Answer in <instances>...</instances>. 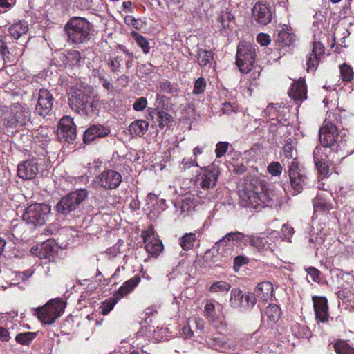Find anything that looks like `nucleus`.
Returning a JSON list of instances; mask_svg holds the SVG:
<instances>
[{"instance_id": "f257e3e1", "label": "nucleus", "mask_w": 354, "mask_h": 354, "mask_svg": "<svg viewBox=\"0 0 354 354\" xmlns=\"http://www.w3.org/2000/svg\"><path fill=\"white\" fill-rule=\"evenodd\" d=\"M239 197L242 205L251 207L257 211L268 206H277L279 203L278 197L272 191H263L261 181L257 178H247L239 190Z\"/></svg>"}, {"instance_id": "f03ea898", "label": "nucleus", "mask_w": 354, "mask_h": 354, "mask_svg": "<svg viewBox=\"0 0 354 354\" xmlns=\"http://www.w3.org/2000/svg\"><path fill=\"white\" fill-rule=\"evenodd\" d=\"M92 24L85 18L74 17L66 24L64 30L68 41L73 44L87 43L91 38Z\"/></svg>"}, {"instance_id": "7ed1b4c3", "label": "nucleus", "mask_w": 354, "mask_h": 354, "mask_svg": "<svg viewBox=\"0 0 354 354\" xmlns=\"http://www.w3.org/2000/svg\"><path fill=\"white\" fill-rule=\"evenodd\" d=\"M68 102L70 107L79 113L84 114L90 118L97 115V105L82 89L72 88Z\"/></svg>"}, {"instance_id": "20e7f679", "label": "nucleus", "mask_w": 354, "mask_h": 354, "mask_svg": "<svg viewBox=\"0 0 354 354\" xmlns=\"http://www.w3.org/2000/svg\"><path fill=\"white\" fill-rule=\"evenodd\" d=\"M319 141L325 151L337 152L342 149L344 140L340 136L337 127L331 122L325 120L319 129Z\"/></svg>"}, {"instance_id": "39448f33", "label": "nucleus", "mask_w": 354, "mask_h": 354, "mask_svg": "<svg viewBox=\"0 0 354 354\" xmlns=\"http://www.w3.org/2000/svg\"><path fill=\"white\" fill-rule=\"evenodd\" d=\"M219 174V168L212 165L201 169V171L196 178V187L204 191H208L206 193V197L209 200L214 198L216 196V194L210 190L214 189L216 187Z\"/></svg>"}, {"instance_id": "423d86ee", "label": "nucleus", "mask_w": 354, "mask_h": 354, "mask_svg": "<svg viewBox=\"0 0 354 354\" xmlns=\"http://www.w3.org/2000/svg\"><path fill=\"white\" fill-rule=\"evenodd\" d=\"M50 209V205L45 203L32 204L26 209L22 218L28 225L41 226L48 219Z\"/></svg>"}, {"instance_id": "0eeeda50", "label": "nucleus", "mask_w": 354, "mask_h": 354, "mask_svg": "<svg viewBox=\"0 0 354 354\" xmlns=\"http://www.w3.org/2000/svg\"><path fill=\"white\" fill-rule=\"evenodd\" d=\"M255 59V46L246 42H240L236 55V64L239 71L243 73L250 72L254 66Z\"/></svg>"}, {"instance_id": "6e6552de", "label": "nucleus", "mask_w": 354, "mask_h": 354, "mask_svg": "<svg viewBox=\"0 0 354 354\" xmlns=\"http://www.w3.org/2000/svg\"><path fill=\"white\" fill-rule=\"evenodd\" d=\"M66 302L62 299H51L42 307L37 308L38 319L44 324H53L62 314Z\"/></svg>"}, {"instance_id": "1a4fd4ad", "label": "nucleus", "mask_w": 354, "mask_h": 354, "mask_svg": "<svg viewBox=\"0 0 354 354\" xmlns=\"http://www.w3.org/2000/svg\"><path fill=\"white\" fill-rule=\"evenodd\" d=\"M88 192L86 189H79L71 192L62 197L56 205V210L59 214H67L75 210L79 205L88 197Z\"/></svg>"}, {"instance_id": "9d476101", "label": "nucleus", "mask_w": 354, "mask_h": 354, "mask_svg": "<svg viewBox=\"0 0 354 354\" xmlns=\"http://www.w3.org/2000/svg\"><path fill=\"white\" fill-rule=\"evenodd\" d=\"M288 176L291 187L295 194L301 193L308 183L305 168L298 161L292 160L288 166Z\"/></svg>"}, {"instance_id": "9b49d317", "label": "nucleus", "mask_w": 354, "mask_h": 354, "mask_svg": "<svg viewBox=\"0 0 354 354\" xmlns=\"http://www.w3.org/2000/svg\"><path fill=\"white\" fill-rule=\"evenodd\" d=\"M248 243L257 248L259 251L270 250L274 252L275 250L276 242L279 240V232L275 230L266 232L260 236H248Z\"/></svg>"}, {"instance_id": "f8f14e48", "label": "nucleus", "mask_w": 354, "mask_h": 354, "mask_svg": "<svg viewBox=\"0 0 354 354\" xmlns=\"http://www.w3.org/2000/svg\"><path fill=\"white\" fill-rule=\"evenodd\" d=\"M57 137L60 141L73 142L77 136L76 125L70 116L62 117L58 124Z\"/></svg>"}, {"instance_id": "ddd939ff", "label": "nucleus", "mask_w": 354, "mask_h": 354, "mask_svg": "<svg viewBox=\"0 0 354 354\" xmlns=\"http://www.w3.org/2000/svg\"><path fill=\"white\" fill-rule=\"evenodd\" d=\"M169 99L167 97L158 93L156 95V108L153 111V113L157 115L158 126L162 129L165 127H170L174 122L171 115L164 111L165 109V104L167 103Z\"/></svg>"}, {"instance_id": "4468645a", "label": "nucleus", "mask_w": 354, "mask_h": 354, "mask_svg": "<svg viewBox=\"0 0 354 354\" xmlns=\"http://www.w3.org/2000/svg\"><path fill=\"white\" fill-rule=\"evenodd\" d=\"M97 182L101 187L111 190L119 187L122 182V176L115 170L107 169L98 175Z\"/></svg>"}, {"instance_id": "2eb2a0df", "label": "nucleus", "mask_w": 354, "mask_h": 354, "mask_svg": "<svg viewBox=\"0 0 354 354\" xmlns=\"http://www.w3.org/2000/svg\"><path fill=\"white\" fill-rule=\"evenodd\" d=\"M54 98L50 91L45 88L39 91L35 113L45 117L52 111Z\"/></svg>"}, {"instance_id": "dca6fc26", "label": "nucleus", "mask_w": 354, "mask_h": 354, "mask_svg": "<svg viewBox=\"0 0 354 354\" xmlns=\"http://www.w3.org/2000/svg\"><path fill=\"white\" fill-rule=\"evenodd\" d=\"M252 17L259 24L263 26L268 24L272 19L270 6L262 1L257 2L252 8Z\"/></svg>"}, {"instance_id": "f3484780", "label": "nucleus", "mask_w": 354, "mask_h": 354, "mask_svg": "<svg viewBox=\"0 0 354 354\" xmlns=\"http://www.w3.org/2000/svg\"><path fill=\"white\" fill-rule=\"evenodd\" d=\"M38 173V161L36 158L28 159L18 165L17 175L23 180H31Z\"/></svg>"}, {"instance_id": "a211bd4d", "label": "nucleus", "mask_w": 354, "mask_h": 354, "mask_svg": "<svg viewBox=\"0 0 354 354\" xmlns=\"http://www.w3.org/2000/svg\"><path fill=\"white\" fill-rule=\"evenodd\" d=\"M110 129L100 124L90 126L84 133L83 140L86 144H90L98 138H102L110 133Z\"/></svg>"}, {"instance_id": "6ab92c4d", "label": "nucleus", "mask_w": 354, "mask_h": 354, "mask_svg": "<svg viewBox=\"0 0 354 354\" xmlns=\"http://www.w3.org/2000/svg\"><path fill=\"white\" fill-rule=\"evenodd\" d=\"M313 308L316 319L321 322H327L329 318L328 301L326 297L314 296Z\"/></svg>"}, {"instance_id": "aec40b11", "label": "nucleus", "mask_w": 354, "mask_h": 354, "mask_svg": "<svg viewBox=\"0 0 354 354\" xmlns=\"http://www.w3.org/2000/svg\"><path fill=\"white\" fill-rule=\"evenodd\" d=\"M325 48L319 41H314L312 52L307 61V71H315L318 66L321 57L324 54Z\"/></svg>"}, {"instance_id": "412c9836", "label": "nucleus", "mask_w": 354, "mask_h": 354, "mask_svg": "<svg viewBox=\"0 0 354 354\" xmlns=\"http://www.w3.org/2000/svg\"><path fill=\"white\" fill-rule=\"evenodd\" d=\"M334 199L330 193H319L313 201L315 212H328L333 209Z\"/></svg>"}, {"instance_id": "4be33fe9", "label": "nucleus", "mask_w": 354, "mask_h": 354, "mask_svg": "<svg viewBox=\"0 0 354 354\" xmlns=\"http://www.w3.org/2000/svg\"><path fill=\"white\" fill-rule=\"evenodd\" d=\"M281 29H276L273 37L274 43L279 47L289 46L293 42V35L290 32L289 27L283 24L280 26Z\"/></svg>"}, {"instance_id": "5701e85b", "label": "nucleus", "mask_w": 354, "mask_h": 354, "mask_svg": "<svg viewBox=\"0 0 354 354\" xmlns=\"http://www.w3.org/2000/svg\"><path fill=\"white\" fill-rule=\"evenodd\" d=\"M248 236H245L243 233L240 232H234L227 233L221 240H219L216 245L218 247L225 245H239L243 241L248 243Z\"/></svg>"}, {"instance_id": "b1692460", "label": "nucleus", "mask_w": 354, "mask_h": 354, "mask_svg": "<svg viewBox=\"0 0 354 354\" xmlns=\"http://www.w3.org/2000/svg\"><path fill=\"white\" fill-rule=\"evenodd\" d=\"M146 250L151 254H158L163 250L161 241L156 239L153 234L143 236Z\"/></svg>"}, {"instance_id": "393cba45", "label": "nucleus", "mask_w": 354, "mask_h": 354, "mask_svg": "<svg viewBox=\"0 0 354 354\" xmlns=\"http://www.w3.org/2000/svg\"><path fill=\"white\" fill-rule=\"evenodd\" d=\"M307 88L304 80H299L293 84L288 92L290 97L295 100H302L306 98Z\"/></svg>"}, {"instance_id": "a878e982", "label": "nucleus", "mask_w": 354, "mask_h": 354, "mask_svg": "<svg viewBox=\"0 0 354 354\" xmlns=\"http://www.w3.org/2000/svg\"><path fill=\"white\" fill-rule=\"evenodd\" d=\"M140 277L136 275L130 279L125 281L123 285L115 293L118 299H121L132 291L140 282Z\"/></svg>"}, {"instance_id": "bb28decb", "label": "nucleus", "mask_w": 354, "mask_h": 354, "mask_svg": "<svg viewBox=\"0 0 354 354\" xmlns=\"http://www.w3.org/2000/svg\"><path fill=\"white\" fill-rule=\"evenodd\" d=\"M12 112L19 126H25L30 121L31 112L28 108L18 106L15 107Z\"/></svg>"}, {"instance_id": "cd10ccee", "label": "nucleus", "mask_w": 354, "mask_h": 354, "mask_svg": "<svg viewBox=\"0 0 354 354\" xmlns=\"http://www.w3.org/2000/svg\"><path fill=\"white\" fill-rule=\"evenodd\" d=\"M273 292V286L269 281H263L259 283L255 289L257 297L261 300L267 301L272 296Z\"/></svg>"}, {"instance_id": "c85d7f7f", "label": "nucleus", "mask_w": 354, "mask_h": 354, "mask_svg": "<svg viewBox=\"0 0 354 354\" xmlns=\"http://www.w3.org/2000/svg\"><path fill=\"white\" fill-rule=\"evenodd\" d=\"M28 30V24L25 20H20L15 22L9 28L10 35L15 39H18L23 35L26 34Z\"/></svg>"}, {"instance_id": "c756f323", "label": "nucleus", "mask_w": 354, "mask_h": 354, "mask_svg": "<svg viewBox=\"0 0 354 354\" xmlns=\"http://www.w3.org/2000/svg\"><path fill=\"white\" fill-rule=\"evenodd\" d=\"M174 206L180 214L190 212L195 206V201L190 195L185 196L180 201L176 202Z\"/></svg>"}, {"instance_id": "7c9ffc66", "label": "nucleus", "mask_w": 354, "mask_h": 354, "mask_svg": "<svg viewBox=\"0 0 354 354\" xmlns=\"http://www.w3.org/2000/svg\"><path fill=\"white\" fill-rule=\"evenodd\" d=\"M148 126L149 124L145 120H138L129 125V131L133 136H142L146 133Z\"/></svg>"}, {"instance_id": "2f4dec72", "label": "nucleus", "mask_w": 354, "mask_h": 354, "mask_svg": "<svg viewBox=\"0 0 354 354\" xmlns=\"http://www.w3.org/2000/svg\"><path fill=\"white\" fill-rule=\"evenodd\" d=\"M196 58L201 66H206L213 63V55L212 51L198 48L196 52Z\"/></svg>"}, {"instance_id": "473e14b6", "label": "nucleus", "mask_w": 354, "mask_h": 354, "mask_svg": "<svg viewBox=\"0 0 354 354\" xmlns=\"http://www.w3.org/2000/svg\"><path fill=\"white\" fill-rule=\"evenodd\" d=\"M108 67L111 71L113 73H118L120 72L122 63L123 57L121 55H111L106 60Z\"/></svg>"}, {"instance_id": "72a5a7b5", "label": "nucleus", "mask_w": 354, "mask_h": 354, "mask_svg": "<svg viewBox=\"0 0 354 354\" xmlns=\"http://www.w3.org/2000/svg\"><path fill=\"white\" fill-rule=\"evenodd\" d=\"M265 315L268 318V321L270 324L276 323L281 315V309L280 308L274 304H270L265 310Z\"/></svg>"}, {"instance_id": "f704fd0d", "label": "nucleus", "mask_w": 354, "mask_h": 354, "mask_svg": "<svg viewBox=\"0 0 354 354\" xmlns=\"http://www.w3.org/2000/svg\"><path fill=\"white\" fill-rule=\"evenodd\" d=\"M332 152L330 149L325 151L322 146L316 147L313 153L315 164H319L322 161H328L329 156Z\"/></svg>"}, {"instance_id": "c9c22d12", "label": "nucleus", "mask_w": 354, "mask_h": 354, "mask_svg": "<svg viewBox=\"0 0 354 354\" xmlns=\"http://www.w3.org/2000/svg\"><path fill=\"white\" fill-rule=\"evenodd\" d=\"M196 239L195 233H186L179 239V245L183 250L188 251L193 248Z\"/></svg>"}, {"instance_id": "e433bc0d", "label": "nucleus", "mask_w": 354, "mask_h": 354, "mask_svg": "<svg viewBox=\"0 0 354 354\" xmlns=\"http://www.w3.org/2000/svg\"><path fill=\"white\" fill-rule=\"evenodd\" d=\"M243 292L237 288H233L230 292V305L234 308H242Z\"/></svg>"}, {"instance_id": "4c0bfd02", "label": "nucleus", "mask_w": 354, "mask_h": 354, "mask_svg": "<svg viewBox=\"0 0 354 354\" xmlns=\"http://www.w3.org/2000/svg\"><path fill=\"white\" fill-rule=\"evenodd\" d=\"M55 250L49 242L45 243L41 246L39 252V257L41 259H46L48 261L54 259Z\"/></svg>"}, {"instance_id": "58836bf2", "label": "nucleus", "mask_w": 354, "mask_h": 354, "mask_svg": "<svg viewBox=\"0 0 354 354\" xmlns=\"http://www.w3.org/2000/svg\"><path fill=\"white\" fill-rule=\"evenodd\" d=\"M340 77L343 82H351L354 77L353 68L344 63L339 66Z\"/></svg>"}, {"instance_id": "ea45409f", "label": "nucleus", "mask_w": 354, "mask_h": 354, "mask_svg": "<svg viewBox=\"0 0 354 354\" xmlns=\"http://www.w3.org/2000/svg\"><path fill=\"white\" fill-rule=\"evenodd\" d=\"M334 348L337 354H354V348L346 341H337L334 345Z\"/></svg>"}, {"instance_id": "a19ab883", "label": "nucleus", "mask_w": 354, "mask_h": 354, "mask_svg": "<svg viewBox=\"0 0 354 354\" xmlns=\"http://www.w3.org/2000/svg\"><path fill=\"white\" fill-rule=\"evenodd\" d=\"M231 288V284L224 281L214 282L209 288V292L212 293H218L228 292Z\"/></svg>"}, {"instance_id": "79ce46f5", "label": "nucleus", "mask_w": 354, "mask_h": 354, "mask_svg": "<svg viewBox=\"0 0 354 354\" xmlns=\"http://www.w3.org/2000/svg\"><path fill=\"white\" fill-rule=\"evenodd\" d=\"M37 333L32 332L21 333L16 335L15 340L22 345H29L36 337Z\"/></svg>"}, {"instance_id": "37998d69", "label": "nucleus", "mask_w": 354, "mask_h": 354, "mask_svg": "<svg viewBox=\"0 0 354 354\" xmlns=\"http://www.w3.org/2000/svg\"><path fill=\"white\" fill-rule=\"evenodd\" d=\"M205 316L212 322L218 319L215 311V306L212 300H207L204 307Z\"/></svg>"}, {"instance_id": "c03bdc74", "label": "nucleus", "mask_w": 354, "mask_h": 354, "mask_svg": "<svg viewBox=\"0 0 354 354\" xmlns=\"http://www.w3.org/2000/svg\"><path fill=\"white\" fill-rule=\"evenodd\" d=\"M283 156L286 158L292 159V160H297V150L292 145L291 140L289 139L288 140L286 141L283 148Z\"/></svg>"}, {"instance_id": "a18cd8bd", "label": "nucleus", "mask_w": 354, "mask_h": 354, "mask_svg": "<svg viewBox=\"0 0 354 354\" xmlns=\"http://www.w3.org/2000/svg\"><path fill=\"white\" fill-rule=\"evenodd\" d=\"M132 35L136 41L138 45L142 48V52L145 54H147L150 50L149 44L147 39L145 37L136 32H133Z\"/></svg>"}, {"instance_id": "49530a36", "label": "nucleus", "mask_w": 354, "mask_h": 354, "mask_svg": "<svg viewBox=\"0 0 354 354\" xmlns=\"http://www.w3.org/2000/svg\"><path fill=\"white\" fill-rule=\"evenodd\" d=\"M256 296L255 293L248 292L246 294H243L242 308L249 309L252 308L257 302Z\"/></svg>"}, {"instance_id": "de8ad7c7", "label": "nucleus", "mask_w": 354, "mask_h": 354, "mask_svg": "<svg viewBox=\"0 0 354 354\" xmlns=\"http://www.w3.org/2000/svg\"><path fill=\"white\" fill-rule=\"evenodd\" d=\"M160 91L167 94H175L178 93V88L168 80H164L159 84Z\"/></svg>"}, {"instance_id": "09e8293b", "label": "nucleus", "mask_w": 354, "mask_h": 354, "mask_svg": "<svg viewBox=\"0 0 354 354\" xmlns=\"http://www.w3.org/2000/svg\"><path fill=\"white\" fill-rule=\"evenodd\" d=\"M66 59L72 66H80L82 57L80 53L75 50L68 51Z\"/></svg>"}, {"instance_id": "8fccbe9b", "label": "nucleus", "mask_w": 354, "mask_h": 354, "mask_svg": "<svg viewBox=\"0 0 354 354\" xmlns=\"http://www.w3.org/2000/svg\"><path fill=\"white\" fill-rule=\"evenodd\" d=\"M119 299H118L116 295H114L113 298H110L109 300L103 302L102 306V313L103 315H107L113 308Z\"/></svg>"}, {"instance_id": "3c124183", "label": "nucleus", "mask_w": 354, "mask_h": 354, "mask_svg": "<svg viewBox=\"0 0 354 354\" xmlns=\"http://www.w3.org/2000/svg\"><path fill=\"white\" fill-rule=\"evenodd\" d=\"M0 55L5 62H12L10 53L8 49L7 42L0 36Z\"/></svg>"}, {"instance_id": "603ef678", "label": "nucleus", "mask_w": 354, "mask_h": 354, "mask_svg": "<svg viewBox=\"0 0 354 354\" xmlns=\"http://www.w3.org/2000/svg\"><path fill=\"white\" fill-rule=\"evenodd\" d=\"M206 85V81L203 77L198 78L194 82L193 93L196 95L203 93L205 91Z\"/></svg>"}, {"instance_id": "864d4df0", "label": "nucleus", "mask_w": 354, "mask_h": 354, "mask_svg": "<svg viewBox=\"0 0 354 354\" xmlns=\"http://www.w3.org/2000/svg\"><path fill=\"white\" fill-rule=\"evenodd\" d=\"M268 170L272 176H278L281 174L283 167L279 162H272L268 165Z\"/></svg>"}, {"instance_id": "5fc2aeb1", "label": "nucleus", "mask_w": 354, "mask_h": 354, "mask_svg": "<svg viewBox=\"0 0 354 354\" xmlns=\"http://www.w3.org/2000/svg\"><path fill=\"white\" fill-rule=\"evenodd\" d=\"M229 143L227 142H220L216 146L215 153L217 158H221L227 151Z\"/></svg>"}, {"instance_id": "6e6d98bb", "label": "nucleus", "mask_w": 354, "mask_h": 354, "mask_svg": "<svg viewBox=\"0 0 354 354\" xmlns=\"http://www.w3.org/2000/svg\"><path fill=\"white\" fill-rule=\"evenodd\" d=\"M248 262H249V260L247 257L242 256V255L236 256L234 259V270L236 272H237L242 266L247 264Z\"/></svg>"}, {"instance_id": "4d7b16f0", "label": "nucleus", "mask_w": 354, "mask_h": 354, "mask_svg": "<svg viewBox=\"0 0 354 354\" xmlns=\"http://www.w3.org/2000/svg\"><path fill=\"white\" fill-rule=\"evenodd\" d=\"M3 124L7 128H16L17 127L19 124L17 122L16 118L14 117L12 111L9 115L4 118Z\"/></svg>"}, {"instance_id": "13d9d810", "label": "nucleus", "mask_w": 354, "mask_h": 354, "mask_svg": "<svg viewBox=\"0 0 354 354\" xmlns=\"http://www.w3.org/2000/svg\"><path fill=\"white\" fill-rule=\"evenodd\" d=\"M234 20V16L228 11H223L221 15V22L224 26H229V23Z\"/></svg>"}, {"instance_id": "bf43d9fd", "label": "nucleus", "mask_w": 354, "mask_h": 354, "mask_svg": "<svg viewBox=\"0 0 354 354\" xmlns=\"http://www.w3.org/2000/svg\"><path fill=\"white\" fill-rule=\"evenodd\" d=\"M75 6L80 10H88L92 7V1L90 0H75Z\"/></svg>"}, {"instance_id": "052dcab7", "label": "nucleus", "mask_w": 354, "mask_h": 354, "mask_svg": "<svg viewBox=\"0 0 354 354\" xmlns=\"http://www.w3.org/2000/svg\"><path fill=\"white\" fill-rule=\"evenodd\" d=\"M281 232L283 234L282 239L283 241L287 240L289 241L292 234L294 233V229L293 227L289 226L288 224H283L282 225Z\"/></svg>"}, {"instance_id": "680f3d73", "label": "nucleus", "mask_w": 354, "mask_h": 354, "mask_svg": "<svg viewBox=\"0 0 354 354\" xmlns=\"http://www.w3.org/2000/svg\"><path fill=\"white\" fill-rule=\"evenodd\" d=\"M147 104V99L144 97H142L137 99L135 101L133 106L136 111H143L146 108Z\"/></svg>"}, {"instance_id": "e2e57ef3", "label": "nucleus", "mask_w": 354, "mask_h": 354, "mask_svg": "<svg viewBox=\"0 0 354 354\" xmlns=\"http://www.w3.org/2000/svg\"><path fill=\"white\" fill-rule=\"evenodd\" d=\"M328 162V161H322L319 162V164H315L320 174L324 176H326L329 172Z\"/></svg>"}, {"instance_id": "0e129e2a", "label": "nucleus", "mask_w": 354, "mask_h": 354, "mask_svg": "<svg viewBox=\"0 0 354 354\" xmlns=\"http://www.w3.org/2000/svg\"><path fill=\"white\" fill-rule=\"evenodd\" d=\"M257 39L261 46H268L271 41L270 35L265 33H259Z\"/></svg>"}, {"instance_id": "69168bd1", "label": "nucleus", "mask_w": 354, "mask_h": 354, "mask_svg": "<svg viewBox=\"0 0 354 354\" xmlns=\"http://www.w3.org/2000/svg\"><path fill=\"white\" fill-rule=\"evenodd\" d=\"M127 24L131 26L133 28L138 29L139 28V21L132 16H127L124 18Z\"/></svg>"}, {"instance_id": "338daca9", "label": "nucleus", "mask_w": 354, "mask_h": 354, "mask_svg": "<svg viewBox=\"0 0 354 354\" xmlns=\"http://www.w3.org/2000/svg\"><path fill=\"white\" fill-rule=\"evenodd\" d=\"M99 80L102 83V86L107 91L113 90V85L104 76H100Z\"/></svg>"}, {"instance_id": "774afa93", "label": "nucleus", "mask_w": 354, "mask_h": 354, "mask_svg": "<svg viewBox=\"0 0 354 354\" xmlns=\"http://www.w3.org/2000/svg\"><path fill=\"white\" fill-rule=\"evenodd\" d=\"M308 272L313 281H316L319 278L320 272L315 268H309Z\"/></svg>"}]
</instances>
